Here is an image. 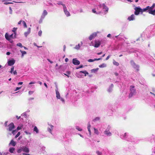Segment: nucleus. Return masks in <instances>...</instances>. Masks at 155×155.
Wrapping results in <instances>:
<instances>
[{
    "mask_svg": "<svg viewBox=\"0 0 155 155\" xmlns=\"http://www.w3.org/2000/svg\"><path fill=\"white\" fill-rule=\"evenodd\" d=\"M13 34L9 35L7 33H6L5 34V37L7 40L9 41L10 42H12V41L11 38H13Z\"/></svg>",
    "mask_w": 155,
    "mask_h": 155,
    "instance_id": "10",
    "label": "nucleus"
},
{
    "mask_svg": "<svg viewBox=\"0 0 155 155\" xmlns=\"http://www.w3.org/2000/svg\"><path fill=\"white\" fill-rule=\"evenodd\" d=\"M94 43L92 41L90 43V45L93 46L95 48H98L101 44V41L98 40H95L94 41Z\"/></svg>",
    "mask_w": 155,
    "mask_h": 155,
    "instance_id": "4",
    "label": "nucleus"
},
{
    "mask_svg": "<svg viewBox=\"0 0 155 155\" xmlns=\"http://www.w3.org/2000/svg\"><path fill=\"white\" fill-rule=\"evenodd\" d=\"M130 62L132 66V67L137 71H138L139 70V66L137 65L133 61H131Z\"/></svg>",
    "mask_w": 155,
    "mask_h": 155,
    "instance_id": "11",
    "label": "nucleus"
},
{
    "mask_svg": "<svg viewBox=\"0 0 155 155\" xmlns=\"http://www.w3.org/2000/svg\"><path fill=\"white\" fill-rule=\"evenodd\" d=\"M63 11L65 14L66 15L67 17L70 16L71 15L69 12L67 10L66 6H64V8H63Z\"/></svg>",
    "mask_w": 155,
    "mask_h": 155,
    "instance_id": "13",
    "label": "nucleus"
},
{
    "mask_svg": "<svg viewBox=\"0 0 155 155\" xmlns=\"http://www.w3.org/2000/svg\"><path fill=\"white\" fill-rule=\"evenodd\" d=\"M14 70V67L13 66L11 68V71H10V72L12 74L13 73V71Z\"/></svg>",
    "mask_w": 155,
    "mask_h": 155,
    "instance_id": "49",
    "label": "nucleus"
},
{
    "mask_svg": "<svg viewBox=\"0 0 155 155\" xmlns=\"http://www.w3.org/2000/svg\"><path fill=\"white\" fill-rule=\"evenodd\" d=\"M150 8V7L148 6L146 7L145 8L142 9V12H147V10L149 11Z\"/></svg>",
    "mask_w": 155,
    "mask_h": 155,
    "instance_id": "23",
    "label": "nucleus"
},
{
    "mask_svg": "<svg viewBox=\"0 0 155 155\" xmlns=\"http://www.w3.org/2000/svg\"><path fill=\"white\" fill-rule=\"evenodd\" d=\"M10 13L12 14V10L11 7H9Z\"/></svg>",
    "mask_w": 155,
    "mask_h": 155,
    "instance_id": "55",
    "label": "nucleus"
},
{
    "mask_svg": "<svg viewBox=\"0 0 155 155\" xmlns=\"http://www.w3.org/2000/svg\"><path fill=\"white\" fill-rule=\"evenodd\" d=\"M4 155H10V154L8 152L5 153L3 154Z\"/></svg>",
    "mask_w": 155,
    "mask_h": 155,
    "instance_id": "52",
    "label": "nucleus"
},
{
    "mask_svg": "<svg viewBox=\"0 0 155 155\" xmlns=\"http://www.w3.org/2000/svg\"><path fill=\"white\" fill-rule=\"evenodd\" d=\"M107 66V65L105 63H103L101 64L99 66V67L100 68H104L106 67Z\"/></svg>",
    "mask_w": 155,
    "mask_h": 155,
    "instance_id": "33",
    "label": "nucleus"
},
{
    "mask_svg": "<svg viewBox=\"0 0 155 155\" xmlns=\"http://www.w3.org/2000/svg\"><path fill=\"white\" fill-rule=\"evenodd\" d=\"M12 131V134L13 135H15L16 133L17 132V130L15 129V130H13Z\"/></svg>",
    "mask_w": 155,
    "mask_h": 155,
    "instance_id": "42",
    "label": "nucleus"
},
{
    "mask_svg": "<svg viewBox=\"0 0 155 155\" xmlns=\"http://www.w3.org/2000/svg\"><path fill=\"white\" fill-rule=\"evenodd\" d=\"M73 63L75 65H78L80 64V62L77 58H74L72 60Z\"/></svg>",
    "mask_w": 155,
    "mask_h": 155,
    "instance_id": "14",
    "label": "nucleus"
},
{
    "mask_svg": "<svg viewBox=\"0 0 155 155\" xmlns=\"http://www.w3.org/2000/svg\"><path fill=\"white\" fill-rule=\"evenodd\" d=\"M92 12L96 14H99L101 13V11L100 10L99 11L97 10V12L95 9H93L92 10Z\"/></svg>",
    "mask_w": 155,
    "mask_h": 155,
    "instance_id": "27",
    "label": "nucleus"
},
{
    "mask_svg": "<svg viewBox=\"0 0 155 155\" xmlns=\"http://www.w3.org/2000/svg\"><path fill=\"white\" fill-rule=\"evenodd\" d=\"M15 125L13 123H11L8 126L7 130V131H12L15 128Z\"/></svg>",
    "mask_w": 155,
    "mask_h": 155,
    "instance_id": "7",
    "label": "nucleus"
},
{
    "mask_svg": "<svg viewBox=\"0 0 155 155\" xmlns=\"http://www.w3.org/2000/svg\"><path fill=\"white\" fill-rule=\"evenodd\" d=\"M99 33V31H97V32H95L92 33L91 34L89 37V39L90 40H91L93 39H94L95 37L97 36V34Z\"/></svg>",
    "mask_w": 155,
    "mask_h": 155,
    "instance_id": "12",
    "label": "nucleus"
},
{
    "mask_svg": "<svg viewBox=\"0 0 155 155\" xmlns=\"http://www.w3.org/2000/svg\"><path fill=\"white\" fill-rule=\"evenodd\" d=\"M111 127L110 126H108L107 129L106 130H109L110 129Z\"/></svg>",
    "mask_w": 155,
    "mask_h": 155,
    "instance_id": "56",
    "label": "nucleus"
},
{
    "mask_svg": "<svg viewBox=\"0 0 155 155\" xmlns=\"http://www.w3.org/2000/svg\"><path fill=\"white\" fill-rule=\"evenodd\" d=\"M7 123L8 121H6L5 123V127H6L7 126Z\"/></svg>",
    "mask_w": 155,
    "mask_h": 155,
    "instance_id": "62",
    "label": "nucleus"
},
{
    "mask_svg": "<svg viewBox=\"0 0 155 155\" xmlns=\"http://www.w3.org/2000/svg\"><path fill=\"white\" fill-rule=\"evenodd\" d=\"M15 61L14 59H12L8 61V64L9 66H12L15 63Z\"/></svg>",
    "mask_w": 155,
    "mask_h": 155,
    "instance_id": "16",
    "label": "nucleus"
},
{
    "mask_svg": "<svg viewBox=\"0 0 155 155\" xmlns=\"http://www.w3.org/2000/svg\"><path fill=\"white\" fill-rule=\"evenodd\" d=\"M83 67V66L82 65H81L79 67H78V68H76L77 69H78L79 68H82Z\"/></svg>",
    "mask_w": 155,
    "mask_h": 155,
    "instance_id": "57",
    "label": "nucleus"
},
{
    "mask_svg": "<svg viewBox=\"0 0 155 155\" xmlns=\"http://www.w3.org/2000/svg\"><path fill=\"white\" fill-rule=\"evenodd\" d=\"M100 119V117H96L93 120V121L95 122L99 120Z\"/></svg>",
    "mask_w": 155,
    "mask_h": 155,
    "instance_id": "41",
    "label": "nucleus"
},
{
    "mask_svg": "<svg viewBox=\"0 0 155 155\" xmlns=\"http://www.w3.org/2000/svg\"><path fill=\"white\" fill-rule=\"evenodd\" d=\"M113 64L114 65H116V66H118L119 65V64L117 62L115 61V60H114L113 61Z\"/></svg>",
    "mask_w": 155,
    "mask_h": 155,
    "instance_id": "39",
    "label": "nucleus"
},
{
    "mask_svg": "<svg viewBox=\"0 0 155 155\" xmlns=\"http://www.w3.org/2000/svg\"><path fill=\"white\" fill-rule=\"evenodd\" d=\"M21 116H24L25 117H27V113L26 112H25L21 114Z\"/></svg>",
    "mask_w": 155,
    "mask_h": 155,
    "instance_id": "40",
    "label": "nucleus"
},
{
    "mask_svg": "<svg viewBox=\"0 0 155 155\" xmlns=\"http://www.w3.org/2000/svg\"><path fill=\"white\" fill-rule=\"evenodd\" d=\"M42 32L41 30H40V31H39L38 32V35L40 36H41V35H42Z\"/></svg>",
    "mask_w": 155,
    "mask_h": 155,
    "instance_id": "48",
    "label": "nucleus"
},
{
    "mask_svg": "<svg viewBox=\"0 0 155 155\" xmlns=\"http://www.w3.org/2000/svg\"><path fill=\"white\" fill-rule=\"evenodd\" d=\"M31 28H29L28 29L27 31L25 32L24 33V35L25 37H27V36L31 32Z\"/></svg>",
    "mask_w": 155,
    "mask_h": 155,
    "instance_id": "21",
    "label": "nucleus"
},
{
    "mask_svg": "<svg viewBox=\"0 0 155 155\" xmlns=\"http://www.w3.org/2000/svg\"><path fill=\"white\" fill-rule=\"evenodd\" d=\"M155 6V4L154 3L153 5L151 6L150 7V8L149 11H147V12H148L149 14H151L153 15H155V9L153 10V8H154Z\"/></svg>",
    "mask_w": 155,
    "mask_h": 155,
    "instance_id": "8",
    "label": "nucleus"
},
{
    "mask_svg": "<svg viewBox=\"0 0 155 155\" xmlns=\"http://www.w3.org/2000/svg\"><path fill=\"white\" fill-rule=\"evenodd\" d=\"M97 9L99 11L100 10L101 13L102 10H103L105 14L107 13L108 11V8L104 4H101L99 5Z\"/></svg>",
    "mask_w": 155,
    "mask_h": 155,
    "instance_id": "2",
    "label": "nucleus"
},
{
    "mask_svg": "<svg viewBox=\"0 0 155 155\" xmlns=\"http://www.w3.org/2000/svg\"><path fill=\"white\" fill-rule=\"evenodd\" d=\"M16 145V143L13 140H12L9 143V145H11L12 146L14 147Z\"/></svg>",
    "mask_w": 155,
    "mask_h": 155,
    "instance_id": "22",
    "label": "nucleus"
},
{
    "mask_svg": "<svg viewBox=\"0 0 155 155\" xmlns=\"http://www.w3.org/2000/svg\"><path fill=\"white\" fill-rule=\"evenodd\" d=\"M48 12L46 10H45L43 11L42 15L41 16L42 18H44L47 15Z\"/></svg>",
    "mask_w": 155,
    "mask_h": 155,
    "instance_id": "18",
    "label": "nucleus"
},
{
    "mask_svg": "<svg viewBox=\"0 0 155 155\" xmlns=\"http://www.w3.org/2000/svg\"><path fill=\"white\" fill-rule=\"evenodd\" d=\"M96 153L97 154V155H102V152H100L99 151H96Z\"/></svg>",
    "mask_w": 155,
    "mask_h": 155,
    "instance_id": "45",
    "label": "nucleus"
},
{
    "mask_svg": "<svg viewBox=\"0 0 155 155\" xmlns=\"http://www.w3.org/2000/svg\"><path fill=\"white\" fill-rule=\"evenodd\" d=\"M76 129L78 130L79 131H81L82 130V129L78 126H76Z\"/></svg>",
    "mask_w": 155,
    "mask_h": 155,
    "instance_id": "43",
    "label": "nucleus"
},
{
    "mask_svg": "<svg viewBox=\"0 0 155 155\" xmlns=\"http://www.w3.org/2000/svg\"><path fill=\"white\" fill-rule=\"evenodd\" d=\"M113 87V84H112L107 89V91L108 92L110 93L112 91Z\"/></svg>",
    "mask_w": 155,
    "mask_h": 155,
    "instance_id": "20",
    "label": "nucleus"
},
{
    "mask_svg": "<svg viewBox=\"0 0 155 155\" xmlns=\"http://www.w3.org/2000/svg\"><path fill=\"white\" fill-rule=\"evenodd\" d=\"M25 133L27 135H30L31 134V133L30 132H28L26 131H25Z\"/></svg>",
    "mask_w": 155,
    "mask_h": 155,
    "instance_id": "51",
    "label": "nucleus"
},
{
    "mask_svg": "<svg viewBox=\"0 0 155 155\" xmlns=\"http://www.w3.org/2000/svg\"><path fill=\"white\" fill-rule=\"evenodd\" d=\"M22 21L21 20H20V21L18 22V25H20V24L21 23V22H22Z\"/></svg>",
    "mask_w": 155,
    "mask_h": 155,
    "instance_id": "63",
    "label": "nucleus"
},
{
    "mask_svg": "<svg viewBox=\"0 0 155 155\" xmlns=\"http://www.w3.org/2000/svg\"><path fill=\"white\" fill-rule=\"evenodd\" d=\"M55 93L56 95V97L57 99H60L62 103L64 104L65 101L64 99L62 97H61L60 93L58 91V89L57 85H56Z\"/></svg>",
    "mask_w": 155,
    "mask_h": 155,
    "instance_id": "1",
    "label": "nucleus"
},
{
    "mask_svg": "<svg viewBox=\"0 0 155 155\" xmlns=\"http://www.w3.org/2000/svg\"><path fill=\"white\" fill-rule=\"evenodd\" d=\"M99 70L98 68H94L92 69H91V73H96Z\"/></svg>",
    "mask_w": 155,
    "mask_h": 155,
    "instance_id": "26",
    "label": "nucleus"
},
{
    "mask_svg": "<svg viewBox=\"0 0 155 155\" xmlns=\"http://www.w3.org/2000/svg\"><path fill=\"white\" fill-rule=\"evenodd\" d=\"M71 73V72L70 71H67L66 74H64L67 76L68 78L69 77V75Z\"/></svg>",
    "mask_w": 155,
    "mask_h": 155,
    "instance_id": "38",
    "label": "nucleus"
},
{
    "mask_svg": "<svg viewBox=\"0 0 155 155\" xmlns=\"http://www.w3.org/2000/svg\"><path fill=\"white\" fill-rule=\"evenodd\" d=\"M16 117L17 119L18 120L19 119L21 118L20 116L18 117V116L17 115L16 116Z\"/></svg>",
    "mask_w": 155,
    "mask_h": 155,
    "instance_id": "60",
    "label": "nucleus"
},
{
    "mask_svg": "<svg viewBox=\"0 0 155 155\" xmlns=\"http://www.w3.org/2000/svg\"><path fill=\"white\" fill-rule=\"evenodd\" d=\"M91 127V126L89 123L88 124L87 126V129L89 131V134L90 135H91V130H90V127Z\"/></svg>",
    "mask_w": 155,
    "mask_h": 155,
    "instance_id": "30",
    "label": "nucleus"
},
{
    "mask_svg": "<svg viewBox=\"0 0 155 155\" xmlns=\"http://www.w3.org/2000/svg\"><path fill=\"white\" fill-rule=\"evenodd\" d=\"M134 10H135L134 12V14L136 15H138L140 12L142 13V9L140 7H136L134 8Z\"/></svg>",
    "mask_w": 155,
    "mask_h": 155,
    "instance_id": "9",
    "label": "nucleus"
},
{
    "mask_svg": "<svg viewBox=\"0 0 155 155\" xmlns=\"http://www.w3.org/2000/svg\"><path fill=\"white\" fill-rule=\"evenodd\" d=\"M101 59V58H95L94 59H89L88 60V61L89 62H93L95 61H99Z\"/></svg>",
    "mask_w": 155,
    "mask_h": 155,
    "instance_id": "24",
    "label": "nucleus"
},
{
    "mask_svg": "<svg viewBox=\"0 0 155 155\" xmlns=\"http://www.w3.org/2000/svg\"><path fill=\"white\" fill-rule=\"evenodd\" d=\"M120 137L122 139H124L127 141H132L130 139L131 137L129 135V133H128L126 132L120 135Z\"/></svg>",
    "mask_w": 155,
    "mask_h": 155,
    "instance_id": "3",
    "label": "nucleus"
},
{
    "mask_svg": "<svg viewBox=\"0 0 155 155\" xmlns=\"http://www.w3.org/2000/svg\"><path fill=\"white\" fill-rule=\"evenodd\" d=\"M33 131H34L35 132L36 134H38L39 133V130L36 126H35L34 127Z\"/></svg>",
    "mask_w": 155,
    "mask_h": 155,
    "instance_id": "32",
    "label": "nucleus"
},
{
    "mask_svg": "<svg viewBox=\"0 0 155 155\" xmlns=\"http://www.w3.org/2000/svg\"><path fill=\"white\" fill-rule=\"evenodd\" d=\"M94 133L98 135L99 134V132L97 129L94 128Z\"/></svg>",
    "mask_w": 155,
    "mask_h": 155,
    "instance_id": "31",
    "label": "nucleus"
},
{
    "mask_svg": "<svg viewBox=\"0 0 155 155\" xmlns=\"http://www.w3.org/2000/svg\"><path fill=\"white\" fill-rule=\"evenodd\" d=\"M22 22L23 25L24 27L25 28H27V26L25 22L24 21H22Z\"/></svg>",
    "mask_w": 155,
    "mask_h": 155,
    "instance_id": "44",
    "label": "nucleus"
},
{
    "mask_svg": "<svg viewBox=\"0 0 155 155\" xmlns=\"http://www.w3.org/2000/svg\"><path fill=\"white\" fill-rule=\"evenodd\" d=\"M17 45L18 46L20 47L21 48H22L23 46H22L21 44L20 43H18L17 44Z\"/></svg>",
    "mask_w": 155,
    "mask_h": 155,
    "instance_id": "46",
    "label": "nucleus"
},
{
    "mask_svg": "<svg viewBox=\"0 0 155 155\" xmlns=\"http://www.w3.org/2000/svg\"><path fill=\"white\" fill-rule=\"evenodd\" d=\"M63 48H64V49H63V51H65V49H66V46L65 45H64V47H63Z\"/></svg>",
    "mask_w": 155,
    "mask_h": 155,
    "instance_id": "64",
    "label": "nucleus"
},
{
    "mask_svg": "<svg viewBox=\"0 0 155 155\" xmlns=\"http://www.w3.org/2000/svg\"><path fill=\"white\" fill-rule=\"evenodd\" d=\"M53 126L52 125H49V126L48 128V130L50 133L52 134V130L53 129Z\"/></svg>",
    "mask_w": 155,
    "mask_h": 155,
    "instance_id": "19",
    "label": "nucleus"
},
{
    "mask_svg": "<svg viewBox=\"0 0 155 155\" xmlns=\"http://www.w3.org/2000/svg\"><path fill=\"white\" fill-rule=\"evenodd\" d=\"M17 28H14L12 30L13 32H15V31L17 30Z\"/></svg>",
    "mask_w": 155,
    "mask_h": 155,
    "instance_id": "61",
    "label": "nucleus"
},
{
    "mask_svg": "<svg viewBox=\"0 0 155 155\" xmlns=\"http://www.w3.org/2000/svg\"><path fill=\"white\" fill-rule=\"evenodd\" d=\"M135 16L134 15L132 14L128 18V20L129 21H133L135 20Z\"/></svg>",
    "mask_w": 155,
    "mask_h": 155,
    "instance_id": "17",
    "label": "nucleus"
},
{
    "mask_svg": "<svg viewBox=\"0 0 155 155\" xmlns=\"http://www.w3.org/2000/svg\"><path fill=\"white\" fill-rule=\"evenodd\" d=\"M20 51L21 52V57L23 58L24 55L26 54V52L25 51H22L21 50H20Z\"/></svg>",
    "mask_w": 155,
    "mask_h": 155,
    "instance_id": "29",
    "label": "nucleus"
},
{
    "mask_svg": "<svg viewBox=\"0 0 155 155\" xmlns=\"http://www.w3.org/2000/svg\"><path fill=\"white\" fill-rule=\"evenodd\" d=\"M130 93L129 95V97H130L133 96L135 95L136 94V90L134 88V87L133 86H130Z\"/></svg>",
    "mask_w": 155,
    "mask_h": 155,
    "instance_id": "6",
    "label": "nucleus"
},
{
    "mask_svg": "<svg viewBox=\"0 0 155 155\" xmlns=\"http://www.w3.org/2000/svg\"><path fill=\"white\" fill-rule=\"evenodd\" d=\"M44 19V18H41H41H40V20H39V23H41V22H42V20H43Z\"/></svg>",
    "mask_w": 155,
    "mask_h": 155,
    "instance_id": "54",
    "label": "nucleus"
},
{
    "mask_svg": "<svg viewBox=\"0 0 155 155\" xmlns=\"http://www.w3.org/2000/svg\"><path fill=\"white\" fill-rule=\"evenodd\" d=\"M9 1H11V0H3L2 1V2H3L4 4L5 5H8L12 3L8 2Z\"/></svg>",
    "mask_w": 155,
    "mask_h": 155,
    "instance_id": "25",
    "label": "nucleus"
},
{
    "mask_svg": "<svg viewBox=\"0 0 155 155\" xmlns=\"http://www.w3.org/2000/svg\"><path fill=\"white\" fill-rule=\"evenodd\" d=\"M23 125L21 124V125H19L17 127V129H16V130L18 131V130H21L23 127Z\"/></svg>",
    "mask_w": 155,
    "mask_h": 155,
    "instance_id": "35",
    "label": "nucleus"
},
{
    "mask_svg": "<svg viewBox=\"0 0 155 155\" xmlns=\"http://www.w3.org/2000/svg\"><path fill=\"white\" fill-rule=\"evenodd\" d=\"M22 151H23L26 153H28L29 152V150L28 147L24 146L20 147L17 151L18 153H20Z\"/></svg>",
    "mask_w": 155,
    "mask_h": 155,
    "instance_id": "5",
    "label": "nucleus"
},
{
    "mask_svg": "<svg viewBox=\"0 0 155 155\" xmlns=\"http://www.w3.org/2000/svg\"><path fill=\"white\" fill-rule=\"evenodd\" d=\"M13 73L14 75H16L17 74V72L16 71H14L13 72Z\"/></svg>",
    "mask_w": 155,
    "mask_h": 155,
    "instance_id": "58",
    "label": "nucleus"
},
{
    "mask_svg": "<svg viewBox=\"0 0 155 155\" xmlns=\"http://www.w3.org/2000/svg\"><path fill=\"white\" fill-rule=\"evenodd\" d=\"M34 93V91H29L28 92V94L29 95H31L33 94Z\"/></svg>",
    "mask_w": 155,
    "mask_h": 155,
    "instance_id": "50",
    "label": "nucleus"
},
{
    "mask_svg": "<svg viewBox=\"0 0 155 155\" xmlns=\"http://www.w3.org/2000/svg\"><path fill=\"white\" fill-rule=\"evenodd\" d=\"M15 148L14 147H10L9 150V152L11 153H13L15 151Z\"/></svg>",
    "mask_w": 155,
    "mask_h": 155,
    "instance_id": "28",
    "label": "nucleus"
},
{
    "mask_svg": "<svg viewBox=\"0 0 155 155\" xmlns=\"http://www.w3.org/2000/svg\"><path fill=\"white\" fill-rule=\"evenodd\" d=\"M20 134V132H19L17 134L15 135V138H17Z\"/></svg>",
    "mask_w": 155,
    "mask_h": 155,
    "instance_id": "47",
    "label": "nucleus"
},
{
    "mask_svg": "<svg viewBox=\"0 0 155 155\" xmlns=\"http://www.w3.org/2000/svg\"><path fill=\"white\" fill-rule=\"evenodd\" d=\"M104 134L107 136H111L112 135V134L110 130H106L104 131Z\"/></svg>",
    "mask_w": 155,
    "mask_h": 155,
    "instance_id": "15",
    "label": "nucleus"
},
{
    "mask_svg": "<svg viewBox=\"0 0 155 155\" xmlns=\"http://www.w3.org/2000/svg\"><path fill=\"white\" fill-rule=\"evenodd\" d=\"M21 88V87H17L16 89L15 90V91H17Z\"/></svg>",
    "mask_w": 155,
    "mask_h": 155,
    "instance_id": "53",
    "label": "nucleus"
},
{
    "mask_svg": "<svg viewBox=\"0 0 155 155\" xmlns=\"http://www.w3.org/2000/svg\"><path fill=\"white\" fill-rule=\"evenodd\" d=\"M57 4L58 5H61L63 6V8H64V6H66L64 4H63L61 2H58L57 3Z\"/></svg>",
    "mask_w": 155,
    "mask_h": 155,
    "instance_id": "34",
    "label": "nucleus"
},
{
    "mask_svg": "<svg viewBox=\"0 0 155 155\" xmlns=\"http://www.w3.org/2000/svg\"><path fill=\"white\" fill-rule=\"evenodd\" d=\"M80 73H82L85 74V76H86L87 74H88V72L85 71H80Z\"/></svg>",
    "mask_w": 155,
    "mask_h": 155,
    "instance_id": "36",
    "label": "nucleus"
},
{
    "mask_svg": "<svg viewBox=\"0 0 155 155\" xmlns=\"http://www.w3.org/2000/svg\"><path fill=\"white\" fill-rule=\"evenodd\" d=\"M80 45L79 44L78 45H76L75 47L74 48L77 49V50H79L80 48Z\"/></svg>",
    "mask_w": 155,
    "mask_h": 155,
    "instance_id": "37",
    "label": "nucleus"
},
{
    "mask_svg": "<svg viewBox=\"0 0 155 155\" xmlns=\"http://www.w3.org/2000/svg\"><path fill=\"white\" fill-rule=\"evenodd\" d=\"M110 55H109L106 58V60H108L109 58H110Z\"/></svg>",
    "mask_w": 155,
    "mask_h": 155,
    "instance_id": "59",
    "label": "nucleus"
}]
</instances>
